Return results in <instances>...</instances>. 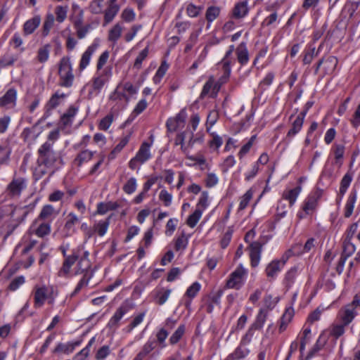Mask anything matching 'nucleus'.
Returning <instances> with one entry per match:
<instances>
[{
  "label": "nucleus",
  "mask_w": 360,
  "mask_h": 360,
  "mask_svg": "<svg viewBox=\"0 0 360 360\" xmlns=\"http://www.w3.org/2000/svg\"><path fill=\"white\" fill-rule=\"evenodd\" d=\"M37 167L36 172L41 176L48 172L49 169H53L55 163L59 159L58 155L53 150L52 144L45 142L38 150Z\"/></svg>",
  "instance_id": "obj_1"
},
{
  "label": "nucleus",
  "mask_w": 360,
  "mask_h": 360,
  "mask_svg": "<svg viewBox=\"0 0 360 360\" xmlns=\"http://www.w3.org/2000/svg\"><path fill=\"white\" fill-rule=\"evenodd\" d=\"M59 85L63 87H71L75 76L69 56H63L58 63Z\"/></svg>",
  "instance_id": "obj_2"
},
{
  "label": "nucleus",
  "mask_w": 360,
  "mask_h": 360,
  "mask_svg": "<svg viewBox=\"0 0 360 360\" xmlns=\"http://www.w3.org/2000/svg\"><path fill=\"white\" fill-rule=\"evenodd\" d=\"M248 274L247 270L239 264L233 271L226 281V286L229 288L240 289L244 283V280Z\"/></svg>",
  "instance_id": "obj_3"
},
{
  "label": "nucleus",
  "mask_w": 360,
  "mask_h": 360,
  "mask_svg": "<svg viewBox=\"0 0 360 360\" xmlns=\"http://www.w3.org/2000/svg\"><path fill=\"white\" fill-rule=\"evenodd\" d=\"M356 307L352 301L342 307L338 314V318L344 325L348 326L357 316Z\"/></svg>",
  "instance_id": "obj_4"
},
{
  "label": "nucleus",
  "mask_w": 360,
  "mask_h": 360,
  "mask_svg": "<svg viewBox=\"0 0 360 360\" xmlns=\"http://www.w3.org/2000/svg\"><path fill=\"white\" fill-rule=\"evenodd\" d=\"M25 188L26 180L24 178H13L7 186L6 191L10 197L18 198Z\"/></svg>",
  "instance_id": "obj_5"
},
{
  "label": "nucleus",
  "mask_w": 360,
  "mask_h": 360,
  "mask_svg": "<svg viewBox=\"0 0 360 360\" xmlns=\"http://www.w3.org/2000/svg\"><path fill=\"white\" fill-rule=\"evenodd\" d=\"M80 250H74L72 254L68 255L63 263L62 267L58 271V275L60 277H66L70 274V269L78 260Z\"/></svg>",
  "instance_id": "obj_6"
},
{
  "label": "nucleus",
  "mask_w": 360,
  "mask_h": 360,
  "mask_svg": "<svg viewBox=\"0 0 360 360\" xmlns=\"http://www.w3.org/2000/svg\"><path fill=\"white\" fill-rule=\"evenodd\" d=\"M191 138L192 131L186 129L185 131L177 134L174 139V144L180 146L181 152L186 155H188V150L191 148V146H188V140H191Z\"/></svg>",
  "instance_id": "obj_7"
},
{
  "label": "nucleus",
  "mask_w": 360,
  "mask_h": 360,
  "mask_svg": "<svg viewBox=\"0 0 360 360\" xmlns=\"http://www.w3.org/2000/svg\"><path fill=\"white\" fill-rule=\"evenodd\" d=\"M75 267V274L86 275V274H88L93 275V272L90 271L91 263L89 259V252L87 251L84 252L82 256L79 255Z\"/></svg>",
  "instance_id": "obj_8"
},
{
  "label": "nucleus",
  "mask_w": 360,
  "mask_h": 360,
  "mask_svg": "<svg viewBox=\"0 0 360 360\" xmlns=\"http://www.w3.org/2000/svg\"><path fill=\"white\" fill-rule=\"evenodd\" d=\"M357 231V224H352L347 231V235L344 240V253L349 257L355 251V245L352 243V238Z\"/></svg>",
  "instance_id": "obj_9"
},
{
  "label": "nucleus",
  "mask_w": 360,
  "mask_h": 360,
  "mask_svg": "<svg viewBox=\"0 0 360 360\" xmlns=\"http://www.w3.org/2000/svg\"><path fill=\"white\" fill-rule=\"evenodd\" d=\"M186 118V112L181 110L174 118H169L166 123L168 131H175L184 126Z\"/></svg>",
  "instance_id": "obj_10"
},
{
  "label": "nucleus",
  "mask_w": 360,
  "mask_h": 360,
  "mask_svg": "<svg viewBox=\"0 0 360 360\" xmlns=\"http://www.w3.org/2000/svg\"><path fill=\"white\" fill-rule=\"evenodd\" d=\"M321 191H316L306 200L303 206V210L307 214H310L316 210L318 201L321 197Z\"/></svg>",
  "instance_id": "obj_11"
},
{
  "label": "nucleus",
  "mask_w": 360,
  "mask_h": 360,
  "mask_svg": "<svg viewBox=\"0 0 360 360\" xmlns=\"http://www.w3.org/2000/svg\"><path fill=\"white\" fill-rule=\"evenodd\" d=\"M262 248V245L259 242L251 243L249 245L250 263L252 267L257 266L259 263Z\"/></svg>",
  "instance_id": "obj_12"
},
{
  "label": "nucleus",
  "mask_w": 360,
  "mask_h": 360,
  "mask_svg": "<svg viewBox=\"0 0 360 360\" xmlns=\"http://www.w3.org/2000/svg\"><path fill=\"white\" fill-rule=\"evenodd\" d=\"M98 46V44L97 43H94L89 46L82 54L78 68L79 71H83L89 65L91 56Z\"/></svg>",
  "instance_id": "obj_13"
},
{
  "label": "nucleus",
  "mask_w": 360,
  "mask_h": 360,
  "mask_svg": "<svg viewBox=\"0 0 360 360\" xmlns=\"http://www.w3.org/2000/svg\"><path fill=\"white\" fill-rule=\"evenodd\" d=\"M249 11L248 2L247 0L238 2L232 9V18L241 19L245 17Z\"/></svg>",
  "instance_id": "obj_14"
},
{
  "label": "nucleus",
  "mask_w": 360,
  "mask_h": 360,
  "mask_svg": "<svg viewBox=\"0 0 360 360\" xmlns=\"http://www.w3.org/2000/svg\"><path fill=\"white\" fill-rule=\"evenodd\" d=\"M111 75L110 70H103V72L98 76L94 77L92 81V88L95 91H100L105 84L108 81Z\"/></svg>",
  "instance_id": "obj_15"
},
{
  "label": "nucleus",
  "mask_w": 360,
  "mask_h": 360,
  "mask_svg": "<svg viewBox=\"0 0 360 360\" xmlns=\"http://www.w3.org/2000/svg\"><path fill=\"white\" fill-rule=\"evenodd\" d=\"M47 298V288L46 286L34 288V307L39 308L43 306Z\"/></svg>",
  "instance_id": "obj_16"
},
{
  "label": "nucleus",
  "mask_w": 360,
  "mask_h": 360,
  "mask_svg": "<svg viewBox=\"0 0 360 360\" xmlns=\"http://www.w3.org/2000/svg\"><path fill=\"white\" fill-rule=\"evenodd\" d=\"M17 98V91L15 89H9L6 94L0 98V107L14 106Z\"/></svg>",
  "instance_id": "obj_17"
},
{
  "label": "nucleus",
  "mask_w": 360,
  "mask_h": 360,
  "mask_svg": "<svg viewBox=\"0 0 360 360\" xmlns=\"http://www.w3.org/2000/svg\"><path fill=\"white\" fill-rule=\"evenodd\" d=\"M150 145L147 142H143L141 145V147L135 156L139 163L143 164L150 158L151 155L150 153Z\"/></svg>",
  "instance_id": "obj_18"
},
{
  "label": "nucleus",
  "mask_w": 360,
  "mask_h": 360,
  "mask_svg": "<svg viewBox=\"0 0 360 360\" xmlns=\"http://www.w3.org/2000/svg\"><path fill=\"white\" fill-rule=\"evenodd\" d=\"M306 115V111L301 112L292 123V128L288 131L287 136L292 137L297 134L303 124L304 119Z\"/></svg>",
  "instance_id": "obj_19"
},
{
  "label": "nucleus",
  "mask_w": 360,
  "mask_h": 360,
  "mask_svg": "<svg viewBox=\"0 0 360 360\" xmlns=\"http://www.w3.org/2000/svg\"><path fill=\"white\" fill-rule=\"evenodd\" d=\"M41 18L39 15L27 20L23 25V32L25 35L31 34L39 27Z\"/></svg>",
  "instance_id": "obj_20"
},
{
  "label": "nucleus",
  "mask_w": 360,
  "mask_h": 360,
  "mask_svg": "<svg viewBox=\"0 0 360 360\" xmlns=\"http://www.w3.org/2000/svg\"><path fill=\"white\" fill-rule=\"evenodd\" d=\"M77 109L70 106L60 117V124L63 128L69 127L72 123V120L77 113Z\"/></svg>",
  "instance_id": "obj_21"
},
{
  "label": "nucleus",
  "mask_w": 360,
  "mask_h": 360,
  "mask_svg": "<svg viewBox=\"0 0 360 360\" xmlns=\"http://www.w3.org/2000/svg\"><path fill=\"white\" fill-rule=\"evenodd\" d=\"M237 59L240 65L246 64L249 60L248 51L245 42L240 43L236 49Z\"/></svg>",
  "instance_id": "obj_22"
},
{
  "label": "nucleus",
  "mask_w": 360,
  "mask_h": 360,
  "mask_svg": "<svg viewBox=\"0 0 360 360\" xmlns=\"http://www.w3.org/2000/svg\"><path fill=\"white\" fill-rule=\"evenodd\" d=\"M115 0H110L109 6L105 12L104 20L105 23L111 22L119 11V6L115 4Z\"/></svg>",
  "instance_id": "obj_23"
},
{
  "label": "nucleus",
  "mask_w": 360,
  "mask_h": 360,
  "mask_svg": "<svg viewBox=\"0 0 360 360\" xmlns=\"http://www.w3.org/2000/svg\"><path fill=\"white\" fill-rule=\"evenodd\" d=\"M302 187L298 186L293 189L285 191L283 193V198L289 201L290 206L292 207L296 201L297 196L301 192Z\"/></svg>",
  "instance_id": "obj_24"
},
{
  "label": "nucleus",
  "mask_w": 360,
  "mask_h": 360,
  "mask_svg": "<svg viewBox=\"0 0 360 360\" xmlns=\"http://www.w3.org/2000/svg\"><path fill=\"white\" fill-rule=\"evenodd\" d=\"M94 153L87 150L79 153L74 160V164L77 167H81L84 163L89 162L92 159Z\"/></svg>",
  "instance_id": "obj_25"
},
{
  "label": "nucleus",
  "mask_w": 360,
  "mask_h": 360,
  "mask_svg": "<svg viewBox=\"0 0 360 360\" xmlns=\"http://www.w3.org/2000/svg\"><path fill=\"white\" fill-rule=\"evenodd\" d=\"M282 266L277 260L271 261L266 267L265 273L268 278H274L277 274L281 271Z\"/></svg>",
  "instance_id": "obj_26"
},
{
  "label": "nucleus",
  "mask_w": 360,
  "mask_h": 360,
  "mask_svg": "<svg viewBox=\"0 0 360 360\" xmlns=\"http://www.w3.org/2000/svg\"><path fill=\"white\" fill-rule=\"evenodd\" d=\"M268 316V311L265 309H261L256 317V319L255 322L252 324V328H255V330H259L261 329Z\"/></svg>",
  "instance_id": "obj_27"
},
{
  "label": "nucleus",
  "mask_w": 360,
  "mask_h": 360,
  "mask_svg": "<svg viewBox=\"0 0 360 360\" xmlns=\"http://www.w3.org/2000/svg\"><path fill=\"white\" fill-rule=\"evenodd\" d=\"M127 311V309L126 307L121 306L120 307L117 311H115V314L112 316V317L110 319L108 326L110 328L116 327L120 321V319L122 318V316L126 314Z\"/></svg>",
  "instance_id": "obj_28"
},
{
  "label": "nucleus",
  "mask_w": 360,
  "mask_h": 360,
  "mask_svg": "<svg viewBox=\"0 0 360 360\" xmlns=\"http://www.w3.org/2000/svg\"><path fill=\"white\" fill-rule=\"evenodd\" d=\"M79 342H75L73 343L69 342L67 344L59 343L56 347L54 349L55 353H65L70 354L73 352L75 348V346L78 345Z\"/></svg>",
  "instance_id": "obj_29"
},
{
  "label": "nucleus",
  "mask_w": 360,
  "mask_h": 360,
  "mask_svg": "<svg viewBox=\"0 0 360 360\" xmlns=\"http://www.w3.org/2000/svg\"><path fill=\"white\" fill-rule=\"evenodd\" d=\"M346 326L342 322L332 324L330 329V335L334 338L338 339L345 333Z\"/></svg>",
  "instance_id": "obj_30"
},
{
  "label": "nucleus",
  "mask_w": 360,
  "mask_h": 360,
  "mask_svg": "<svg viewBox=\"0 0 360 360\" xmlns=\"http://www.w3.org/2000/svg\"><path fill=\"white\" fill-rule=\"evenodd\" d=\"M122 32V27L120 24L115 25L110 30L108 33V39L110 41L115 44L119 38L121 37Z\"/></svg>",
  "instance_id": "obj_31"
},
{
  "label": "nucleus",
  "mask_w": 360,
  "mask_h": 360,
  "mask_svg": "<svg viewBox=\"0 0 360 360\" xmlns=\"http://www.w3.org/2000/svg\"><path fill=\"white\" fill-rule=\"evenodd\" d=\"M356 200V191H352L347 201L346 205H345V217H349L354 210V203Z\"/></svg>",
  "instance_id": "obj_32"
},
{
  "label": "nucleus",
  "mask_w": 360,
  "mask_h": 360,
  "mask_svg": "<svg viewBox=\"0 0 360 360\" xmlns=\"http://www.w3.org/2000/svg\"><path fill=\"white\" fill-rule=\"evenodd\" d=\"M299 274V269L297 266H294L288 271L285 277V282L288 287L290 288L295 283Z\"/></svg>",
  "instance_id": "obj_33"
},
{
  "label": "nucleus",
  "mask_w": 360,
  "mask_h": 360,
  "mask_svg": "<svg viewBox=\"0 0 360 360\" xmlns=\"http://www.w3.org/2000/svg\"><path fill=\"white\" fill-rule=\"evenodd\" d=\"M110 224V217L105 220L100 221L94 225V231L100 236H103L107 231Z\"/></svg>",
  "instance_id": "obj_34"
},
{
  "label": "nucleus",
  "mask_w": 360,
  "mask_h": 360,
  "mask_svg": "<svg viewBox=\"0 0 360 360\" xmlns=\"http://www.w3.org/2000/svg\"><path fill=\"white\" fill-rule=\"evenodd\" d=\"M50 47V44H45L39 49L37 58L39 63H43L48 60L49 57Z\"/></svg>",
  "instance_id": "obj_35"
},
{
  "label": "nucleus",
  "mask_w": 360,
  "mask_h": 360,
  "mask_svg": "<svg viewBox=\"0 0 360 360\" xmlns=\"http://www.w3.org/2000/svg\"><path fill=\"white\" fill-rule=\"evenodd\" d=\"M53 212H54V208L53 207L52 205H45L42 208L39 217L36 219L35 224H38L40 220H43V219L49 218L53 214Z\"/></svg>",
  "instance_id": "obj_36"
},
{
  "label": "nucleus",
  "mask_w": 360,
  "mask_h": 360,
  "mask_svg": "<svg viewBox=\"0 0 360 360\" xmlns=\"http://www.w3.org/2000/svg\"><path fill=\"white\" fill-rule=\"evenodd\" d=\"M352 180V176L350 174L347 173L341 180L340 187V195L342 198L347 191V188L349 186Z\"/></svg>",
  "instance_id": "obj_37"
},
{
  "label": "nucleus",
  "mask_w": 360,
  "mask_h": 360,
  "mask_svg": "<svg viewBox=\"0 0 360 360\" xmlns=\"http://www.w3.org/2000/svg\"><path fill=\"white\" fill-rule=\"evenodd\" d=\"M51 232L50 224L47 222H41L39 224L38 227L35 229L34 233L39 237L47 236Z\"/></svg>",
  "instance_id": "obj_38"
},
{
  "label": "nucleus",
  "mask_w": 360,
  "mask_h": 360,
  "mask_svg": "<svg viewBox=\"0 0 360 360\" xmlns=\"http://www.w3.org/2000/svg\"><path fill=\"white\" fill-rule=\"evenodd\" d=\"M170 293L171 290L169 289H162L159 290L155 295L156 303L159 305L165 304L170 295Z\"/></svg>",
  "instance_id": "obj_39"
},
{
  "label": "nucleus",
  "mask_w": 360,
  "mask_h": 360,
  "mask_svg": "<svg viewBox=\"0 0 360 360\" xmlns=\"http://www.w3.org/2000/svg\"><path fill=\"white\" fill-rule=\"evenodd\" d=\"M92 274H86V275H83L81 280L77 283L75 289L72 293V296L77 295L82 289L86 287L88 285L89 280L91 278Z\"/></svg>",
  "instance_id": "obj_40"
},
{
  "label": "nucleus",
  "mask_w": 360,
  "mask_h": 360,
  "mask_svg": "<svg viewBox=\"0 0 360 360\" xmlns=\"http://www.w3.org/2000/svg\"><path fill=\"white\" fill-rule=\"evenodd\" d=\"M202 210L200 209H196L195 212L191 214L188 218L187 219L186 224L188 226L193 228L198 221L200 220L201 216H202Z\"/></svg>",
  "instance_id": "obj_41"
},
{
  "label": "nucleus",
  "mask_w": 360,
  "mask_h": 360,
  "mask_svg": "<svg viewBox=\"0 0 360 360\" xmlns=\"http://www.w3.org/2000/svg\"><path fill=\"white\" fill-rule=\"evenodd\" d=\"M68 11V6H58L55 8V14L56 16V20L58 22H63L67 18V13Z\"/></svg>",
  "instance_id": "obj_42"
},
{
  "label": "nucleus",
  "mask_w": 360,
  "mask_h": 360,
  "mask_svg": "<svg viewBox=\"0 0 360 360\" xmlns=\"http://www.w3.org/2000/svg\"><path fill=\"white\" fill-rule=\"evenodd\" d=\"M203 10L202 6H195L192 3L188 4L186 13L191 18H195L200 15Z\"/></svg>",
  "instance_id": "obj_43"
},
{
  "label": "nucleus",
  "mask_w": 360,
  "mask_h": 360,
  "mask_svg": "<svg viewBox=\"0 0 360 360\" xmlns=\"http://www.w3.org/2000/svg\"><path fill=\"white\" fill-rule=\"evenodd\" d=\"M64 97H65L64 94H58V93L54 94L46 104V108L47 111H50V110L54 109L55 108H56L60 103L59 99L60 98H64Z\"/></svg>",
  "instance_id": "obj_44"
},
{
  "label": "nucleus",
  "mask_w": 360,
  "mask_h": 360,
  "mask_svg": "<svg viewBox=\"0 0 360 360\" xmlns=\"http://www.w3.org/2000/svg\"><path fill=\"white\" fill-rule=\"evenodd\" d=\"M185 332V326L184 325H181L178 327V328L174 331V333L169 338V342L171 345L176 344L182 338Z\"/></svg>",
  "instance_id": "obj_45"
},
{
  "label": "nucleus",
  "mask_w": 360,
  "mask_h": 360,
  "mask_svg": "<svg viewBox=\"0 0 360 360\" xmlns=\"http://www.w3.org/2000/svg\"><path fill=\"white\" fill-rule=\"evenodd\" d=\"M53 23H54L53 15L52 14L47 15L46 20L44 22V25H43V28H42V36L43 37H46L49 34L50 30L51 29V27L53 25Z\"/></svg>",
  "instance_id": "obj_46"
},
{
  "label": "nucleus",
  "mask_w": 360,
  "mask_h": 360,
  "mask_svg": "<svg viewBox=\"0 0 360 360\" xmlns=\"http://www.w3.org/2000/svg\"><path fill=\"white\" fill-rule=\"evenodd\" d=\"M130 138V134L125 136L122 138L119 143L115 147V148L112 150L110 155V158H114L115 155L120 153L123 148L128 143Z\"/></svg>",
  "instance_id": "obj_47"
},
{
  "label": "nucleus",
  "mask_w": 360,
  "mask_h": 360,
  "mask_svg": "<svg viewBox=\"0 0 360 360\" xmlns=\"http://www.w3.org/2000/svg\"><path fill=\"white\" fill-rule=\"evenodd\" d=\"M11 150L4 145H0V166L8 162Z\"/></svg>",
  "instance_id": "obj_48"
},
{
  "label": "nucleus",
  "mask_w": 360,
  "mask_h": 360,
  "mask_svg": "<svg viewBox=\"0 0 360 360\" xmlns=\"http://www.w3.org/2000/svg\"><path fill=\"white\" fill-rule=\"evenodd\" d=\"M220 8L217 6H210L207 9L205 18L206 20L211 22L215 20L219 15Z\"/></svg>",
  "instance_id": "obj_49"
},
{
  "label": "nucleus",
  "mask_w": 360,
  "mask_h": 360,
  "mask_svg": "<svg viewBox=\"0 0 360 360\" xmlns=\"http://www.w3.org/2000/svg\"><path fill=\"white\" fill-rule=\"evenodd\" d=\"M136 188V179L134 177H131L123 186V191L127 194H131Z\"/></svg>",
  "instance_id": "obj_50"
},
{
  "label": "nucleus",
  "mask_w": 360,
  "mask_h": 360,
  "mask_svg": "<svg viewBox=\"0 0 360 360\" xmlns=\"http://www.w3.org/2000/svg\"><path fill=\"white\" fill-rule=\"evenodd\" d=\"M233 52L229 50L227 51L224 58L222 60L223 70L226 78H229L231 74L230 61L228 60L229 57L232 54Z\"/></svg>",
  "instance_id": "obj_51"
},
{
  "label": "nucleus",
  "mask_w": 360,
  "mask_h": 360,
  "mask_svg": "<svg viewBox=\"0 0 360 360\" xmlns=\"http://www.w3.org/2000/svg\"><path fill=\"white\" fill-rule=\"evenodd\" d=\"M278 302L277 297H273L271 295H266L264 298V304L266 307L265 309L271 310L272 309Z\"/></svg>",
  "instance_id": "obj_52"
},
{
  "label": "nucleus",
  "mask_w": 360,
  "mask_h": 360,
  "mask_svg": "<svg viewBox=\"0 0 360 360\" xmlns=\"http://www.w3.org/2000/svg\"><path fill=\"white\" fill-rule=\"evenodd\" d=\"M113 121V115L112 114L107 115L103 117L99 123V129L101 130H107Z\"/></svg>",
  "instance_id": "obj_53"
},
{
  "label": "nucleus",
  "mask_w": 360,
  "mask_h": 360,
  "mask_svg": "<svg viewBox=\"0 0 360 360\" xmlns=\"http://www.w3.org/2000/svg\"><path fill=\"white\" fill-rule=\"evenodd\" d=\"M159 199L163 202L165 206L168 207L172 203V195L164 189L160 191Z\"/></svg>",
  "instance_id": "obj_54"
},
{
  "label": "nucleus",
  "mask_w": 360,
  "mask_h": 360,
  "mask_svg": "<svg viewBox=\"0 0 360 360\" xmlns=\"http://www.w3.org/2000/svg\"><path fill=\"white\" fill-rule=\"evenodd\" d=\"M248 354L246 349L238 347L229 356V358L232 360H237L244 358Z\"/></svg>",
  "instance_id": "obj_55"
},
{
  "label": "nucleus",
  "mask_w": 360,
  "mask_h": 360,
  "mask_svg": "<svg viewBox=\"0 0 360 360\" xmlns=\"http://www.w3.org/2000/svg\"><path fill=\"white\" fill-rule=\"evenodd\" d=\"M252 197V191H248L241 198L240 205H239V210H244L248 206Z\"/></svg>",
  "instance_id": "obj_56"
},
{
  "label": "nucleus",
  "mask_w": 360,
  "mask_h": 360,
  "mask_svg": "<svg viewBox=\"0 0 360 360\" xmlns=\"http://www.w3.org/2000/svg\"><path fill=\"white\" fill-rule=\"evenodd\" d=\"M148 54V48H145L143 50H142L137 58L135 60L134 62V67L139 69L141 66L142 62L145 60V58L147 57Z\"/></svg>",
  "instance_id": "obj_57"
},
{
  "label": "nucleus",
  "mask_w": 360,
  "mask_h": 360,
  "mask_svg": "<svg viewBox=\"0 0 360 360\" xmlns=\"http://www.w3.org/2000/svg\"><path fill=\"white\" fill-rule=\"evenodd\" d=\"M214 84V77H210L207 82L205 84L202 92L200 94V97L204 98L205 96H207L211 91L212 90V86Z\"/></svg>",
  "instance_id": "obj_58"
},
{
  "label": "nucleus",
  "mask_w": 360,
  "mask_h": 360,
  "mask_svg": "<svg viewBox=\"0 0 360 360\" xmlns=\"http://www.w3.org/2000/svg\"><path fill=\"white\" fill-rule=\"evenodd\" d=\"M25 283V278L22 276L15 278L10 283L8 288L14 291Z\"/></svg>",
  "instance_id": "obj_59"
},
{
  "label": "nucleus",
  "mask_w": 360,
  "mask_h": 360,
  "mask_svg": "<svg viewBox=\"0 0 360 360\" xmlns=\"http://www.w3.org/2000/svg\"><path fill=\"white\" fill-rule=\"evenodd\" d=\"M323 63L326 65V69L333 71L338 64V59L335 56H329L325 60H323Z\"/></svg>",
  "instance_id": "obj_60"
},
{
  "label": "nucleus",
  "mask_w": 360,
  "mask_h": 360,
  "mask_svg": "<svg viewBox=\"0 0 360 360\" xmlns=\"http://www.w3.org/2000/svg\"><path fill=\"white\" fill-rule=\"evenodd\" d=\"M200 289V285L198 283L195 282V283H193L187 289L186 295L191 298H193L197 295V293L198 292Z\"/></svg>",
  "instance_id": "obj_61"
},
{
  "label": "nucleus",
  "mask_w": 360,
  "mask_h": 360,
  "mask_svg": "<svg viewBox=\"0 0 360 360\" xmlns=\"http://www.w3.org/2000/svg\"><path fill=\"white\" fill-rule=\"evenodd\" d=\"M103 0H94L90 6L89 9L92 13H100L102 11V2Z\"/></svg>",
  "instance_id": "obj_62"
},
{
  "label": "nucleus",
  "mask_w": 360,
  "mask_h": 360,
  "mask_svg": "<svg viewBox=\"0 0 360 360\" xmlns=\"http://www.w3.org/2000/svg\"><path fill=\"white\" fill-rule=\"evenodd\" d=\"M188 244V240L183 234L181 236L179 237L175 242V250L179 251L180 250H184L186 248Z\"/></svg>",
  "instance_id": "obj_63"
},
{
  "label": "nucleus",
  "mask_w": 360,
  "mask_h": 360,
  "mask_svg": "<svg viewBox=\"0 0 360 360\" xmlns=\"http://www.w3.org/2000/svg\"><path fill=\"white\" fill-rule=\"evenodd\" d=\"M350 122L355 128H357L360 125V103L355 110L352 118L350 120Z\"/></svg>",
  "instance_id": "obj_64"
}]
</instances>
